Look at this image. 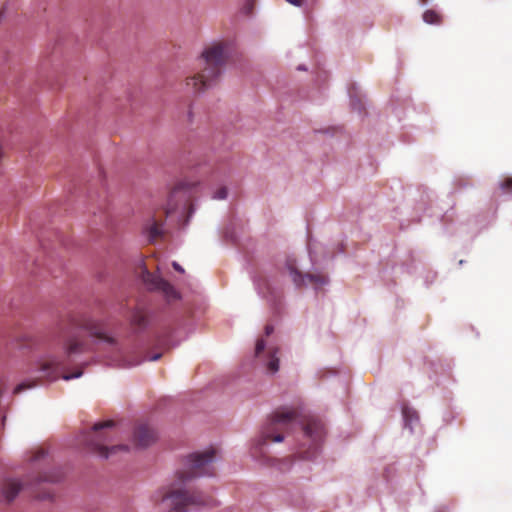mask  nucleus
<instances>
[{
	"label": "nucleus",
	"instance_id": "22",
	"mask_svg": "<svg viewBox=\"0 0 512 512\" xmlns=\"http://www.w3.org/2000/svg\"><path fill=\"white\" fill-rule=\"evenodd\" d=\"M288 3L294 5V6H297V7H300L303 5L304 3V0H286Z\"/></svg>",
	"mask_w": 512,
	"mask_h": 512
},
{
	"label": "nucleus",
	"instance_id": "12",
	"mask_svg": "<svg viewBox=\"0 0 512 512\" xmlns=\"http://www.w3.org/2000/svg\"><path fill=\"white\" fill-rule=\"evenodd\" d=\"M20 490L21 484L16 480H7L2 486V493L8 501H12Z\"/></svg>",
	"mask_w": 512,
	"mask_h": 512
},
{
	"label": "nucleus",
	"instance_id": "21",
	"mask_svg": "<svg viewBox=\"0 0 512 512\" xmlns=\"http://www.w3.org/2000/svg\"><path fill=\"white\" fill-rule=\"evenodd\" d=\"M46 452L44 449L42 448H39L35 454H34V457H33V460L34 461H37V460H40L41 458H43L45 456Z\"/></svg>",
	"mask_w": 512,
	"mask_h": 512
},
{
	"label": "nucleus",
	"instance_id": "1",
	"mask_svg": "<svg viewBox=\"0 0 512 512\" xmlns=\"http://www.w3.org/2000/svg\"><path fill=\"white\" fill-rule=\"evenodd\" d=\"M216 450L208 449L188 456L184 468L178 470L174 481L164 492L161 505L165 512H187L192 507L208 505L211 499L199 491L187 489V483L196 477L213 475L211 463Z\"/></svg>",
	"mask_w": 512,
	"mask_h": 512
},
{
	"label": "nucleus",
	"instance_id": "5",
	"mask_svg": "<svg viewBox=\"0 0 512 512\" xmlns=\"http://www.w3.org/2000/svg\"><path fill=\"white\" fill-rule=\"evenodd\" d=\"M70 327L87 330L89 331L92 337L105 341L110 345L116 344V340L113 337L107 335L97 322L86 317L85 315L79 313L69 314L67 318V323L61 324L60 326L61 333H65L66 329Z\"/></svg>",
	"mask_w": 512,
	"mask_h": 512
},
{
	"label": "nucleus",
	"instance_id": "24",
	"mask_svg": "<svg viewBox=\"0 0 512 512\" xmlns=\"http://www.w3.org/2000/svg\"><path fill=\"white\" fill-rule=\"evenodd\" d=\"M172 266L173 268L178 271V272H184V269L177 263V262H173L172 263Z\"/></svg>",
	"mask_w": 512,
	"mask_h": 512
},
{
	"label": "nucleus",
	"instance_id": "4",
	"mask_svg": "<svg viewBox=\"0 0 512 512\" xmlns=\"http://www.w3.org/2000/svg\"><path fill=\"white\" fill-rule=\"evenodd\" d=\"M114 427V422L111 420L96 423L91 434L86 438V444L91 450L101 457L108 458L111 454L117 451H127L126 445H115L109 447L111 441L110 430Z\"/></svg>",
	"mask_w": 512,
	"mask_h": 512
},
{
	"label": "nucleus",
	"instance_id": "19",
	"mask_svg": "<svg viewBox=\"0 0 512 512\" xmlns=\"http://www.w3.org/2000/svg\"><path fill=\"white\" fill-rule=\"evenodd\" d=\"M227 194H228L227 188L222 186L215 191L213 198L217 199V200H223V199H226Z\"/></svg>",
	"mask_w": 512,
	"mask_h": 512
},
{
	"label": "nucleus",
	"instance_id": "14",
	"mask_svg": "<svg viewBox=\"0 0 512 512\" xmlns=\"http://www.w3.org/2000/svg\"><path fill=\"white\" fill-rule=\"evenodd\" d=\"M148 323L147 316L144 312L137 310L133 313L131 324L137 328H144Z\"/></svg>",
	"mask_w": 512,
	"mask_h": 512
},
{
	"label": "nucleus",
	"instance_id": "8",
	"mask_svg": "<svg viewBox=\"0 0 512 512\" xmlns=\"http://www.w3.org/2000/svg\"><path fill=\"white\" fill-rule=\"evenodd\" d=\"M286 266L296 286H303L309 283L319 288L328 282L327 277L322 274H302L296 267L295 259L288 258Z\"/></svg>",
	"mask_w": 512,
	"mask_h": 512
},
{
	"label": "nucleus",
	"instance_id": "16",
	"mask_svg": "<svg viewBox=\"0 0 512 512\" xmlns=\"http://www.w3.org/2000/svg\"><path fill=\"white\" fill-rule=\"evenodd\" d=\"M278 353L277 349L270 350V360L267 363V368L271 373H275L279 369V359L276 357V354Z\"/></svg>",
	"mask_w": 512,
	"mask_h": 512
},
{
	"label": "nucleus",
	"instance_id": "11",
	"mask_svg": "<svg viewBox=\"0 0 512 512\" xmlns=\"http://www.w3.org/2000/svg\"><path fill=\"white\" fill-rule=\"evenodd\" d=\"M65 354L67 357L82 354L87 351V344L78 336H71L65 342Z\"/></svg>",
	"mask_w": 512,
	"mask_h": 512
},
{
	"label": "nucleus",
	"instance_id": "6",
	"mask_svg": "<svg viewBox=\"0 0 512 512\" xmlns=\"http://www.w3.org/2000/svg\"><path fill=\"white\" fill-rule=\"evenodd\" d=\"M64 366L57 357H47L40 363L39 371L42 373V377L53 381L58 379L60 376L66 381L78 378L82 375V370H78L72 374L63 373Z\"/></svg>",
	"mask_w": 512,
	"mask_h": 512
},
{
	"label": "nucleus",
	"instance_id": "10",
	"mask_svg": "<svg viewBox=\"0 0 512 512\" xmlns=\"http://www.w3.org/2000/svg\"><path fill=\"white\" fill-rule=\"evenodd\" d=\"M156 439V434L152 428L146 424H139L135 428L134 441L139 447H147Z\"/></svg>",
	"mask_w": 512,
	"mask_h": 512
},
{
	"label": "nucleus",
	"instance_id": "17",
	"mask_svg": "<svg viewBox=\"0 0 512 512\" xmlns=\"http://www.w3.org/2000/svg\"><path fill=\"white\" fill-rule=\"evenodd\" d=\"M37 385L36 381H24L20 384H18L15 388L13 393L14 394H20L21 392L25 391L26 389L33 388Z\"/></svg>",
	"mask_w": 512,
	"mask_h": 512
},
{
	"label": "nucleus",
	"instance_id": "15",
	"mask_svg": "<svg viewBox=\"0 0 512 512\" xmlns=\"http://www.w3.org/2000/svg\"><path fill=\"white\" fill-rule=\"evenodd\" d=\"M423 20L428 24H440L442 16L435 10H426L423 14Z\"/></svg>",
	"mask_w": 512,
	"mask_h": 512
},
{
	"label": "nucleus",
	"instance_id": "13",
	"mask_svg": "<svg viewBox=\"0 0 512 512\" xmlns=\"http://www.w3.org/2000/svg\"><path fill=\"white\" fill-rule=\"evenodd\" d=\"M148 236L151 241L156 240L163 234L162 223L156 219H152V222L146 228Z\"/></svg>",
	"mask_w": 512,
	"mask_h": 512
},
{
	"label": "nucleus",
	"instance_id": "3",
	"mask_svg": "<svg viewBox=\"0 0 512 512\" xmlns=\"http://www.w3.org/2000/svg\"><path fill=\"white\" fill-rule=\"evenodd\" d=\"M230 50L231 44L227 41H218L207 46L198 59V71L186 78V87L194 93H199L214 85L221 74Z\"/></svg>",
	"mask_w": 512,
	"mask_h": 512
},
{
	"label": "nucleus",
	"instance_id": "27",
	"mask_svg": "<svg viewBox=\"0 0 512 512\" xmlns=\"http://www.w3.org/2000/svg\"><path fill=\"white\" fill-rule=\"evenodd\" d=\"M3 14H4V9L3 10H0V21L2 20L3 18Z\"/></svg>",
	"mask_w": 512,
	"mask_h": 512
},
{
	"label": "nucleus",
	"instance_id": "23",
	"mask_svg": "<svg viewBox=\"0 0 512 512\" xmlns=\"http://www.w3.org/2000/svg\"><path fill=\"white\" fill-rule=\"evenodd\" d=\"M273 331H274V327H273L272 325L267 324V325L265 326V335H266V336L271 335V334L273 333Z\"/></svg>",
	"mask_w": 512,
	"mask_h": 512
},
{
	"label": "nucleus",
	"instance_id": "2",
	"mask_svg": "<svg viewBox=\"0 0 512 512\" xmlns=\"http://www.w3.org/2000/svg\"><path fill=\"white\" fill-rule=\"evenodd\" d=\"M300 427L304 435L311 441L307 451H300L302 459H311L317 452L319 442L324 434L323 423L314 417H302L297 409L281 408L274 412L266 425L264 426L260 438L257 440L252 454L260 457L262 447L268 441L281 442L284 434L292 431L294 428Z\"/></svg>",
	"mask_w": 512,
	"mask_h": 512
},
{
	"label": "nucleus",
	"instance_id": "18",
	"mask_svg": "<svg viewBox=\"0 0 512 512\" xmlns=\"http://www.w3.org/2000/svg\"><path fill=\"white\" fill-rule=\"evenodd\" d=\"M499 186L504 193H512V177L503 179Z\"/></svg>",
	"mask_w": 512,
	"mask_h": 512
},
{
	"label": "nucleus",
	"instance_id": "26",
	"mask_svg": "<svg viewBox=\"0 0 512 512\" xmlns=\"http://www.w3.org/2000/svg\"><path fill=\"white\" fill-rule=\"evenodd\" d=\"M403 414H404L405 417H408V409H404L403 410Z\"/></svg>",
	"mask_w": 512,
	"mask_h": 512
},
{
	"label": "nucleus",
	"instance_id": "25",
	"mask_svg": "<svg viewBox=\"0 0 512 512\" xmlns=\"http://www.w3.org/2000/svg\"><path fill=\"white\" fill-rule=\"evenodd\" d=\"M160 357H161V354H160V353H157V354L152 355V356L149 358V360H150V361H157L158 359H160Z\"/></svg>",
	"mask_w": 512,
	"mask_h": 512
},
{
	"label": "nucleus",
	"instance_id": "9",
	"mask_svg": "<svg viewBox=\"0 0 512 512\" xmlns=\"http://www.w3.org/2000/svg\"><path fill=\"white\" fill-rule=\"evenodd\" d=\"M143 279L146 283L150 284L153 289L162 292L168 300H174L179 297L175 288L166 280L159 276H155L149 271L143 272Z\"/></svg>",
	"mask_w": 512,
	"mask_h": 512
},
{
	"label": "nucleus",
	"instance_id": "20",
	"mask_svg": "<svg viewBox=\"0 0 512 512\" xmlns=\"http://www.w3.org/2000/svg\"><path fill=\"white\" fill-rule=\"evenodd\" d=\"M265 341L264 339H258L257 342H256V347H255V356H259L260 353L264 350L265 348Z\"/></svg>",
	"mask_w": 512,
	"mask_h": 512
},
{
	"label": "nucleus",
	"instance_id": "7",
	"mask_svg": "<svg viewBox=\"0 0 512 512\" xmlns=\"http://www.w3.org/2000/svg\"><path fill=\"white\" fill-rule=\"evenodd\" d=\"M192 184L178 183L170 192L165 206V215L171 214L177 207H188L191 198Z\"/></svg>",
	"mask_w": 512,
	"mask_h": 512
},
{
	"label": "nucleus",
	"instance_id": "28",
	"mask_svg": "<svg viewBox=\"0 0 512 512\" xmlns=\"http://www.w3.org/2000/svg\"><path fill=\"white\" fill-rule=\"evenodd\" d=\"M138 363H140V361L134 362L131 365H137Z\"/></svg>",
	"mask_w": 512,
	"mask_h": 512
}]
</instances>
